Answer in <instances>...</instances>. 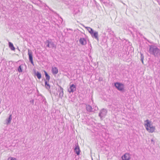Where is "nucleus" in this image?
<instances>
[{"mask_svg":"<svg viewBox=\"0 0 160 160\" xmlns=\"http://www.w3.org/2000/svg\"><path fill=\"white\" fill-rule=\"evenodd\" d=\"M122 160H129L130 157L128 154L126 153L122 157Z\"/></svg>","mask_w":160,"mask_h":160,"instance_id":"1a4fd4ad","label":"nucleus"},{"mask_svg":"<svg viewBox=\"0 0 160 160\" xmlns=\"http://www.w3.org/2000/svg\"><path fill=\"white\" fill-rule=\"evenodd\" d=\"M8 160H17L16 158H8Z\"/></svg>","mask_w":160,"mask_h":160,"instance_id":"a878e982","label":"nucleus"},{"mask_svg":"<svg viewBox=\"0 0 160 160\" xmlns=\"http://www.w3.org/2000/svg\"><path fill=\"white\" fill-rule=\"evenodd\" d=\"M86 108L87 111L89 112H91L93 111V108H92L91 106L89 105H86Z\"/></svg>","mask_w":160,"mask_h":160,"instance_id":"6e6552de","label":"nucleus"},{"mask_svg":"<svg viewBox=\"0 0 160 160\" xmlns=\"http://www.w3.org/2000/svg\"><path fill=\"white\" fill-rule=\"evenodd\" d=\"M76 86L74 84H72L70 85V88L68 89V91L70 92H73L76 90Z\"/></svg>","mask_w":160,"mask_h":160,"instance_id":"423d86ee","label":"nucleus"},{"mask_svg":"<svg viewBox=\"0 0 160 160\" xmlns=\"http://www.w3.org/2000/svg\"><path fill=\"white\" fill-rule=\"evenodd\" d=\"M107 113V111L105 109H102L100 111L98 116L101 118L104 117Z\"/></svg>","mask_w":160,"mask_h":160,"instance_id":"20e7f679","label":"nucleus"},{"mask_svg":"<svg viewBox=\"0 0 160 160\" xmlns=\"http://www.w3.org/2000/svg\"><path fill=\"white\" fill-rule=\"evenodd\" d=\"M42 102H44V103L46 104L47 102L45 98L44 97L42 96Z\"/></svg>","mask_w":160,"mask_h":160,"instance_id":"4be33fe9","label":"nucleus"},{"mask_svg":"<svg viewBox=\"0 0 160 160\" xmlns=\"http://www.w3.org/2000/svg\"><path fill=\"white\" fill-rule=\"evenodd\" d=\"M87 28L88 31L90 33V34L92 33V32L94 31L92 28L89 27H87L86 28Z\"/></svg>","mask_w":160,"mask_h":160,"instance_id":"aec40b11","label":"nucleus"},{"mask_svg":"<svg viewBox=\"0 0 160 160\" xmlns=\"http://www.w3.org/2000/svg\"><path fill=\"white\" fill-rule=\"evenodd\" d=\"M47 43V47H49V48H51L48 42V40H47L45 42V44Z\"/></svg>","mask_w":160,"mask_h":160,"instance_id":"393cba45","label":"nucleus"},{"mask_svg":"<svg viewBox=\"0 0 160 160\" xmlns=\"http://www.w3.org/2000/svg\"><path fill=\"white\" fill-rule=\"evenodd\" d=\"M52 72L53 74H56L58 73V69L56 67H52Z\"/></svg>","mask_w":160,"mask_h":160,"instance_id":"9b49d317","label":"nucleus"},{"mask_svg":"<svg viewBox=\"0 0 160 160\" xmlns=\"http://www.w3.org/2000/svg\"><path fill=\"white\" fill-rule=\"evenodd\" d=\"M92 37L93 38H94L98 41V32L96 31H94L92 32V33L91 34Z\"/></svg>","mask_w":160,"mask_h":160,"instance_id":"0eeeda50","label":"nucleus"},{"mask_svg":"<svg viewBox=\"0 0 160 160\" xmlns=\"http://www.w3.org/2000/svg\"><path fill=\"white\" fill-rule=\"evenodd\" d=\"M94 110H97L98 109V107L97 106H95V108H94L93 109Z\"/></svg>","mask_w":160,"mask_h":160,"instance_id":"c85d7f7f","label":"nucleus"},{"mask_svg":"<svg viewBox=\"0 0 160 160\" xmlns=\"http://www.w3.org/2000/svg\"><path fill=\"white\" fill-rule=\"evenodd\" d=\"M29 60L30 62H31L32 64L34 65V63H33V59H31V60Z\"/></svg>","mask_w":160,"mask_h":160,"instance_id":"cd10ccee","label":"nucleus"},{"mask_svg":"<svg viewBox=\"0 0 160 160\" xmlns=\"http://www.w3.org/2000/svg\"><path fill=\"white\" fill-rule=\"evenodd\" d=\"M35 75L37 76L38 79H40L41 78V74L39 72H35Z\"/></svg>","mask_w":160,"mask_h":160,"instance_id":"a211bd4d","label":"nucleus"},{"mask_svg":"<svg viewBox=\"0 0 160 160\" xmlns=\"http://www.w3.org/2000/svg\"><path fill=\"white\" fill-rule=\"evenodd\" d=\"M45 82V86L47 89H48L50 88V86L48 83V82L46 80H44Z\"/></svg>","mask_w":160,"mask_h":160,"instance_id":"f3484780","label":"nucleus"},{"mask_svg":"<svg viewBox=\"0 0 160 160\" xmlns=\"http://www.w3.org/2000/svg\"><path fill=\"white\" fill-rule=\"evenodd\" d=\"M24 65L23 64L21 65L18 68L17 70L19 72H22V69L23 68Z\"/></svg>","mask_w":160,"mask_h":160,"instance_id":"2eb2a0df","label":"nucleus"},{"mask_svg":"<svg viewBox=\"0 0 160 160\" xmlns=\"http://www.w3.org/2000/svg\"><path fill=\"white\" fill-rule=\"evenodd\" d=\"M45 76L46 78V80L49 82L50 79V76L48 75L47 72L45 71H44Z\"/></svg>","mask_w":160,"mask_h":160,"instance_id":"4468645a","label":"nucleus"},{"mask_svg":"<svg viewBox=\"0 0 160 160\" xmlns=\"http://www.w3.org/2000/svg\"><path fill=\"white\" fill-rule=\"evenodd\" d=\"M74 152L76 153L77 155L80 154V150L79 147L78 143L76 144L74 149Z\"/></svg>","mask_w":160,"mask_h":160,"instance_id":"39448f33","label":"nucleus"},{"mask_svg":"<svg viewBox=\"0 0 160 160\" xmlns=\"http://www.w3.org/2000/svg\"><path fill=\"white\" fill-rule=\"evenodd\" d=\"M12 119V115L10 114L9 115V117L8 118H7L6 120V123L7 125H8L11 123V120Z\"/></svg>","mask_w":160,"mask_h":160,"instance_id":"f8f14e48","label":"nucleus"},{"mask_svg":"<svg viewBox=\"0 0 160 160\" xmlns=\"http://www.w3.org/2000/svg\"><path fill=\"white\" fill-rule=\"evenodd\" d=\"M140 55H141V60L142 61V63L143 64V59H144V56L143 55V54L140 52Z\"/></svg>","mask_w":160,"mask_h":160,"instance_id":"412c9836","label":"nucleus"},{"mask_svg":"<svg viewBox=\"0 0 160 160\" xmlns=\"http://www.w3.org/2000/svg\"><path fill=\"white\" fill-rule=\"evenodd\" d=\"M80 43L83 45H84L86 44V41L85 39L84 38H80L79 40Z\"/></svg>","mask_w":160,"mask_h":160,"instance_id":"9d476101","label":"nucleus"},{"mask_svg":"<svg viewBox=\"0 0 160 160\" xmlns=\"http://www.w3.org/2000/svg\"><path fill=\"white\" fill-rule=\"evenodd\" d=\"M116 88L120 91H122L124 90V86L123 84L117 82L114 83Z\"/></svg>","mask_w":160,"mask_h":160,"instance_id":"7ed1b4c3","label":"nucleus"},{"mask_svg":"<svg viewBox=\"0 0 160 160\" xmlns=\"http://www.w3.org/2000/svg\"><path fill=\"white\" fill-rule=\"evenodd\" d=\"M63 92L59 93V97L60 98H62V97L63 96Z\"/></svg>","mask_w":160,"mask_h":160,"instance_id":"b1692460","label":"nucleus"},{"mask_svg":"<svg viewBox=\"0 0 160 160\" xmlns=\"http://www.w3.org/2000/svg\"><path fill=\"white\" fill-rule=\"evenodd\" d=\"M59 88H58V92H63V88L61 87V86H59Z\"/></svg>","mask_w":160,"mask_h":160,"instance_id":"5701e85b","label":"nucleus"},{"mask_svg":"<svg viewBox=\"0 0 160 160\" xmlns=\"http://www.w3.org/2000/svg\"><path fill=\"white\" fill-rule=\"evenodd\" d=\"M28 55L29 56V60L32 59V51L30 49L28 50Z\"/></svg>","mask_w":160,"mask_h":160,"instance_id":"ddd939ff","label":"nucleus"},{"mask_svg":"<svg viewBox=\"0 0 160 160\" xmlns=\"http://www.w3.org/2000/svg\"><path fill=\"white\" fill-rule=\"evenodd\" d=\"M37 92H38V96H40L41 97H42V94H41L39 93V92H38V90H37Z\"/></svg>","mask_w":160,"mask_h":160,"instance_id":"bb28decb","label":"nucleus"},{"mask_svg":"<svg viewBox=\"0 0 160 160\" xmlns=\"http://www.w3.org/2000/svg\"><path fill=\"white\" fill-rule=\"evenodd\" d=\"M49 44L51 48H56V46L54 44V42H52L48 40Z\"/></svg>","mask_w":160,"mask_h":160,"instance_id":"6ab92c4d","label":"nucleus"},{"mask_svg":"<svg viewBox=\"0 0 160 160\" xmlns=\"http://www.w3.org/2000/svg\"><path fill=\"white\" fill-rule=\"evenodd\" d=\"M151 141H152V142H153V141L152 139L151 140Z\"/></svg>","mask_w":160,"mask_h":160,"instance_id":"7c9ffc66","label":"nucleus"},{"mask_svg":"<svg viewBox=\"0 0 160 160\" xmlns=\"http://www.w3.org/2000/svg\"><path fill=\"white\" fill-rule=\"evenodd\" d=\"M148 52L155 57L160 58V50L156 46L153 45L150 46Z\"/></svg>","mask_w":160,"mask_h":160,"instance_id":"f257e3e1","label":"nucleus"},{"mask_svg":"<svg viewBox=\"0 0 160 160\" xmlns=\"http://www.w3.org/2000/svg\"><path fill=\"white\" fill-rule=\"evenodd\" d=\"M8 45L9 47L12 50H14L15 48L14 47L13 44L10 42H9Z\"/></svg>","mask_w":160,"mask_h":160,"instance_id":"dca6fc26","label":"nucleus"},{"mask_svg":"<svg viewBox=\"0 0 160 160\" xmlns=\"http://www.w3.org/2000/svg\"><path fill=\"white\" fill-rule=\"evenodd\" d=\"M145 126L147 130L149 132H152L155 130V128L150 124L149 121L147 119L145 121Z\"/></svg>","mask_w":160,"mask_h":160,"instance_id":"f03ea898","label":"nucleus"},{"mask_svg":"<svg viewBox=\"0 0 160 160\" xmlns=\"http://www.w3.org/2000/svg\"><path fill=\"white\" fill-rule=\"evenodd\" d=\"M30 102L31 103H32V104H33V103H34V100L33 99V100H31L30 101Z\"/></svg>","mask_w":160,"mask_h":160,"instance_id":"c756f323","label":"nucleus"}]
</instances>
